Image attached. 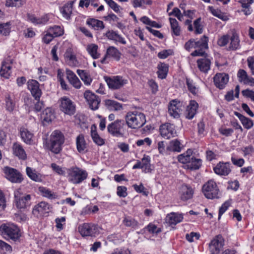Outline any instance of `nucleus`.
I'll use <instances>...</instances> for the list:
<instances>
[{
	"mask_svg": "<svg viewBox=\"0 0 254 254\" xmlns=\"http://www.w3.org/2000/svg\"><path fill=\"white\" fill-rule=\"evenodd\" d=\"M64 136L59 130L53 131L50 138L46 141L48 148L55 154L59 153L62 150V145L64 142Z\"/></svg>",
	"mask_w": 254,
	"mask_h": 254,
	"instance_id": "obj_1",
	"label": "nucleus"
},
{
	"mask_svg": "<svg viewBox=\"0 0 254 254\" xmlns=\"http://www.w3.org/2000/svg\"><path fill=\"white\" fill-rule=\"evenodd\" d=\"M192 154V151L188 149L186 152L178 156V161L183 164H186L189 169L197 170L201 165V160L195 158Z\"/></svg>",
	"mask_w": 254,
	"mask_h": 254,
	"instance_id": "obj_2",
	"label": "nucleus"
},
{
	"mask_svg": "<svg viewBox=\"0 0 254 254\" xmlns=\"http://www.w3.org/2000/svg\"><path fill=\"white\" fill-rule=\"evenodd\" d=\"M126 122L128 127L136 129L141 127L145 124V117L141 113L128 112L126 116Z\"/></svg>",
	"mask_w": 254,
	"mask_h": 254,
	"instance_id": "obj_3",
	"label": "nucleus"
},
{
	"mask_svg": "<svg viewBox=\"0 0 254 254\" xmlns=\"http://www.w3.org/2000/svg\"><path fill=\"white\" fill-rule=\"evenodd\" d=\"M0 231L5 238L10 239L13 241L18 240L20 237L19 228L13 223L2 224L0 226Z\"/></svg>",
	"mask_w": 254,
	"mask_h": 254,
	"instance_id": "obj_4",
	"label": "nucleus"
},
{
	"mask_svg": "<svg viewBox=\"0 0 254 254\" xmlns=\"http://www.w3.org/2000/svg\"><path fill=\"white\" fill-rule=\"evenodd\" d=\"M78 229L82 237H95L99 234L101 229L96 224L85 223L80 225Z\"/></svg>",
	"mask_w": 254,
	"mask_h": 254,
	"instance_id": "obj_5",
	"label": "nucleus"
},
{
	"mask_svg": "<svg viewBox=\"0 0 254 254\" xmlns=\"http://www.w3.org/2000/svg\"><path fill=\"white\" fill-rule=\"evenodd\" d=\"M104 79L109 88L112 90L119 89L128 83L127 79L119 75L105 76Z\"/></svg>",
	"mask_w": 254,
	"mask_h": 254,
	"instance_id": "obj_6",
	"label": "nucleus"
},
{
	"mask_svg": "<svg viewBox=\"0 0 254 254\" xmlns=\"http://www.w3.org/2000/svg\"><path fill=\"white\" fill-rule=\"evenodd\" d=\"M203 192L208 199L218 198L219 189L216 183L213 181H209L202 187Z\"/></svg>",
	"mask_w": 254,
	"mask_h": 254,
	"instance_id": "obj_7",
	"label": "nucleus"
},
{
	"mask_svg": "<svg viewBox=\"0 0 254 254\" xmlns=\"http://www.w3.org/2000/svg\"><path fill=\"white\" fill-rule=\"evenodd\" d=\"M69 179L73 184H79L86 179L87 173L86 171L75 167L69 170Z\"/></svg>",
	"mask_w": 254,
	"mask_h": 254,
	"instance_id": "obj_8",
	"label": "nucleus"
},
{
	"mask_svg": "<svg viewBox=\"0 0 254 254\" xmlns=\"http://www.w3.org/2000/svg\"><path fill=\"white\" fill-rule=\"evenodd\" d=\"M125 122L123 120H117L108 125L107 129L108 132L114 136L120 137L123 135V128Z\"/></svg>",
	"mask_w": 254,
	"mask_h": 254,
	"instance_id": "obj_9",
	"label": "nucleus"
},
{
	"mask_svg": "<svg viewBox=\"0 0 254 254\" xmlns=\"http://www.w3.org/2000/svg\"><path fill=\"white\" fill-rule=\"evenodd\" d=\"M60 110L65 114L71 116L75 112V105L68 97H63L60 99Z\"/></svg>",
	"mask_w": 254,
	"mask_h": 254,
	"instance_id": "obj_10",
	"label": "nucleus"
},
{
	"mask_svg": "<svg viewBox=\"0 0 254 254\" xmlns=\"http://www.w3.org/2000/svg\"><path fill=\"white\" fill-rule=\"evenodd\" d=\"M15 202L18 208L21 209L25 208L29 204L31 199L30 194L23 195L20 190H16L14 192Z\"/></svg>",
	"mask_w": 254,
	"mask_h": 254,
	"instance_id": "obj_11",
	"label": "nucleus"
},
{
	"mask_svg": "<svg viewBox=\"0 0 254 254\" xmlns=\"http://www.w3.org/2000/svg\"><path fill=\"white\" fill-rule=\"evenodd\" d=\"M159 129L161 136L167 139L174 137L177 134L174 125L170 123H166L161 125Z\"/></svg>",
	"mask_w": 254,
	"mask_h": 254,
	"instance_id": "obj_12",
	"label": "nucleus"
},
{
	"mask_svg": "<svg viewBox=\"0 0 254 254\" xmlns=\"http://www.w3.org/2000/svg\"><path fill=\"white\" fill-rule=\"evenodd\" d=\"M224 246V239L221 235L216 236L209 244V249L212 254H218Z\"/></svg>",
	"mask_w": 254,
	"mask_h": 254,
	"instance_id": "obj_13",
	"label": "nucleus"
},
{
	"mask_svg": "<svg viewBox=\"0 0 254 254\" xmlns=\"http://www.w3.org/2000/svg\"><path fill=\"white\" fill-rule=\"evenodd\" d=\"M84 97L92 110H95L98 109L100 103V99L98 96L90 91H86Z\"/></svg>",
	"mask_w": 254,
	"mask_h": 254,
	"instance_id": "obj_14",
	"label": "nucleus"
},
{
	"mask_svg": "<svg viewBox=\"0 0 254 254\" xmlns=\"http://www.w3.org/2000/svg\"><path fill=\"white\" fill-rule=\"evenodd\" d=\"M6 178L12 183H20L22 180V176L16 170L8 167L4 168Z\"/></svg>",
	"mask_w": 254,
	"mask_h": 254,
	"instance_id": "obj_15",
	"label": "nucleus"
},
{
	"mask_svg": "<svg viewBox=\"0 0 254 254\" xmlns=\"http://www.w3.org/2000/svg\"><path fill=\"white\" fill-rule=\"evenodd\" d=\"M27 87L35 100L40 99L42 95V91L39 88V84L37 81L34 79L28 80Z\"/></svg>",
	"mask_w": 254,
	"mask_h": 254,
	"instance_id": "obj_16",
	"label": "nucleus"
},
{
	"mask_svg": "<svg viewBox=\"0 0 254 254\" xmlns=\"http://www.w3.org/2000/svg\"><path fill=\"white\" fill-rule=\"evenodd\" d=\"M229 81V75L224 73H217L213 77V81L216 87L224 89Z\"/></svg>",
	"mask_w": 254,
	"mask_h": 254,
	"instance_id": "obj_17",
	"label": "nucleus"
},
{
	"mask_svg": "<svg viewBox=\"0 0 254 254\" xmlns=\"http://www.w3.org/2000/svg\"><path fill=\"white\" fill-rule=\"evenodd\" d=\"M182 111V105L180 102H177L176 100H172L170 102L168 107V112L171 116L174 118H179Z\"/></svg>",
	"mask_w": 254,
	"mask_h": 254,
	"instance_id": "obj_18",
	"label": "nucleus"
},
{
	"mask_svg": "<svg viewBox=\"0 0 254 254\" xmlns=\"http://www.w3.org/2000/svg\"><path fill=\"white\" fill-rule=\"evenodd\" d=\"M179 194L181 199L186 201L192 197L193 190L190 186L184 184L180 188Z\"/></svg>",
	"mask_w": 254,
	"mask_h": 254,
	"instance_id": "obj_19",
	"label": "nucleus"
},
{
	"mask_svg": "<svg viewBox=\"0 0 254 254\" xmlns=\"http://www.w3.org/2000/svg\"><path fill=\"white\" fill-rule=\"evenodd\" d=\"M19 132L22 140L27 144H34V134L25 127H21L19 129Z\"/></svg>",
	"mask_w": 254,
	"mask_h": 254,
	"instance_id": "obj_20",
	"label": "nucleus"
},
{
	"mask_svg": "<svg viewBox=\"0 0 254 254\" xmlns=\"http://www.w3.org/2000/svg\"><path fill=\"white\" fill-rule=\"evenodd\" d=\"M214 172L219 175L227 176L231 172L229 163H218L213 169Z\"/></svg>",
	"mask_w": 254,
	"mask_h": 254,
	"instance_id": "obj_21",
	"label": "nucleus"
},
{
	"mask_svg": "<svg viewBox=\"0 0 254 254\" xmlns=\"http://www.w3.org/2000/svg\"><path fill=\"white\" fill-rule=\"evenodd\" d=\"M52 209L51 205L45 201H42L35 206L33 212L34 214L38 212L40 215H44L45 213H48Z\"/></svg>",
	"mask_w": 254,
	"mask_h": 254,
	"instance_id": "obj_22",
	"label": "nucleus"
},
{
	"mask_svg": "<svg viewBox=\"0 0 254 254\" xmlns=\"http://www.w3.org/2000/svg\"><path fill=\"white\" fill-rule=\"evenodd\" d=\"M198 108V104L194 100H191L187 106L185 116L188 119H192L196 114Z\"/></svg>",
	"mask_w": 254,
	"mask_h": 254,
	"instance_id": "obj_23",
	"label": "nucleus"
},
{
	"mask_svg": "<svg viewBox=\"0 0 254 254\" xmlns=\"http://www.w3.org/2000/svg\"><path fill=\"white\" fill-rule=\"evenodd\" d=\"M76 146L79 153L84 154L87 152V145L83 134H80L76 137Z\"/></svg>",
	"mask_w": 254,
	"mask_h": 254,
	"instance_id": "obj_24",
	"label": "nucleus"
},
{
	"mask_svg": "<svg viewBox=\"0 0 254 254\" xmlns=\"http://www.w3.org/2000/svg\"><path fill=\"white\" fill-rule=\"evenodd\" d=\"M13 153L19 159L25 160L26 159L27 155L22 146L18 142H14L12 147Z\"/></svg>",
	"mask_w": 254,
	"mask_h": 254,
	"instance_id": "obj_25",
	"label": "nucleus"
},
{
	"mask_svg": "<svg viewBox=\"0 0 254 254\" xmlns=\"http://www.w3.org/2000/svg\"><path fill=\"white\" fill-rule=\"evenodd\" d=\"M183 216L181 214L172 212L167 215L166 222L170 225H175L181 222L183 220Z\"/></svg>",
	"mask_w": 254,
	"mask_h": 254,
	"instance_id": "obj_26",
	"label": "nucleus"
},
{
	"mask_svg": "<svg viewBox=\"0 0 254 254\" xmlns=\"http://www.w3.org/2000/svg\"><path fill=\"white\" fill-rule=\"evenodd\" d=\"M121 55L120 52L114 46H110L107 49L106 55L101 61V62L103 63L106 58L110 57H112L118 61L120 59Z\"/></svg>",
	"mask_w": 254,
	"mask_h": 254,
	"instance_id": "obj_27",
	"label": "nucleus"
},
{
	"mask_svg": "<svg viewBox=\"0 0 254 254\" xmlns=\"http://www.w3.org/2000/svg\"><path fill=\"white\" fill-rule=\"evenodd\" d=\"M108 39L113 40L115 42H119L122 44H126V41L124 38L117 32L113 30H108L105 34Z\"/></svg>",
	"mask_w": 254,
	"mask_h": 254,
	"instance_id": "obj_28",
	"label": "nucleus"
},
{
	"mask_svg": "<svg viewBox=\"0 0 254 254\" xmlns=\"http://www.w3.org/2000/svg\"><path fill=\"white\" fill-rule=\"evenodd\" d=\"M91 136L94 142L98 145L101 146L104 144V139L101 138L98 134L95 125H93L91 127Z\"/></svg>",
	"mask_w": 254,
	"mask_h": 254,
	"instance_id": "obj_29",
	"label": "nucleus"
},
{
	"mask_svg": "<svg viewBox=\"0 0 254 254\" xmlns=\"http://www.w3.org/2000/svg\"><path fill=\"white\" fill-rule=\"evenodd\" d=\"M66 78L69 82L76 88H79L81 82L76 75L70 70H67Z\"/></svg>",
	"mask_w": 254,
	"mask_h": 254,
	"instance_id": "obj_30",
	"label": "nucleus"
},
{
	"mask_svg": "<svg viewBox=\"0 0 254 254\" xmlns=\"http://www.w3.org/2000/svg\"><path fill=\"white\" fill-rule=\"evenodd\" d=\"M234 115L239 119L245 128L250 129L253 127L254 123L251 119L245 117L237 112H234Z\"/></svg>",
	"mask_w": 254,
	"mask_h": 254,
	"instance_id": "obj_31",
	"label": "nucleus"
},
{
	"mask_svg": "<svg viewBox=\"0 0 254 254\" xmlns=\"http://www.w3.org/2000/svg\"><path fill=\"white\" fill-rule=\"evenodd\" d=\"M105 104L106 107L110 111H120L123 109L122 105L118 102L112 100H106Z\"/></svg>",
	"mask_w": 254,
	"mask_h": 254,
	"instance_id": "obj_32",
	"label": "nucleus"
},
{
	"mask_svg": "<svg viewBox=\"0 0 254 254\" xmlns=\"http://www.w3.org/2000/svg\"><path fill=\"white\" fill-rule=\"evenodd\" d=\"M230 44L229 47L230 50H236L240 48V40L238 35L234 32L230 37Z\"/></svg>",
	"mask_w": 254,
	"mask_h": 254,
	"instance_id": "obj_33",
	"label": "nucleus"
},
{
	"mask_svg": "<svg viewBox=\"0 0 254 254\" xmlns=\"http://www.w3.org/2000/svg\"><path fill=\"white\" fill-rule=\"evenodd\" d=\"M27 176L32 180L35 182L42 181V176L38 173L35 169L27 167L26 169Z\"/></svg>",
	"mask_w": 254,
	"mask_h": 254,
	"instance_id": "obj_34",
	"label": "nucleus"
},
{
	"mask_svg": "<svg viewBox=\"0 0 254 254\" xmlns=\"http://www.w3.org/2000/svg\"><path fill=\"white\" fill-rule=\"evenodd\" d=\"M86 24L95 30L103 29L104 28L103 22L94 18L89 19L86 21Z\"/></svg>",
	"mask_w": 254,
	"mask_h": 254,
	"instance_id": "obj_35",
	"label": "nucleus"
},
{
	"mask_svg": "<svg viewBox=\"0 0 254 254\" xmlns=\"http://www.w3.org/2000/svg\"><path fill=\"white\" fill-rule=\"evenodd\" d=\"M169 19L172 33L176 36H180L181 30V28L179 25L178 22L175 18L170 17Z\"/></svg>",
	"mask_w": 254,
	"mask_h": 254,
	"instance_id": "obj_36",
	"label": "nucleus"
},
{
	"mask_svg": "<svg viewBox=\"0 0 254 254\" xmlns=\"http://www.w3.org/2000/svg\"><path fill=\"white\" fill-rule=\"evenodd\" d=\"M74 1H70L65 4L61 9V12L63 16L67 19L70 18L72 10V6Z\"/></svg>",
	"mask_w": 254,
	"mask_h": 254,
	"instance_id": "obj_37",
	"label": "nucleus"
},
{
	"mask_svg": "<svg viewBox=\"0 0 254 254\" xmlns=\"http://www.w3.org/2000/svg\"><path fill=\"white\" fill-rule=\"evenodd\" d=\"M181 145V142L178 139H174L170 142L169 145L167 147V150L179 152L182 149Z\"/></svg>",
	"mask_w": 254,
	"mask_h": 254,
	"instance_id": "obj_38",
	"label": "nucleus"
},
{
	"mask_svg": "<svg viewBox=\"0 0 254 254\" xmlns=\"http://www.w3.org/2000/svg\"><path fill=\"white\" fill-rule=\"evenodd\" d=\"M208 9L214 16L219 19L223 21H227L229 19L228 16L224 13L221 12L220 10L214 9L211 6H208Z\"/></svg>",
	"mask_w": 254,
	"mask_h": 254,
	"instance_id": "obj_39",
	"label": "nucleus"
},
{
	"mask_svg": "<svg viewBox=\"0 0 254 254\" xmlns=\"http://www.w3.org/2000/svg\"><path fill=\"white\" fill-rule=\"evenodd\" d=\"M41 118L44 121L49 123L54 118V115L51 108L46 109L41 114Z\"/></svg>",
	"mask_w": 254,
	"mask_h": 254,
	"instance_id": "obj_40",
	"label": "nucleus"
},
{
	"mask_svg": "<svg viewBox=\"0 0 254 254\" xmlns=\"http://www.w3.org/2000/svg\"><path fill=\"white\" fill-rule=\"evenodd\" d=\"M158 70L157 72L158 78L165 79L168 72V66L167 64H158Z\"/></svg>",
	"mask_w": 254,
	"mask_h": 254,
	"instance_id": "obj_41",
	"label": "nucleus"
},
{
	"mask_svg": "<svg viewBox=\"0 0 254 254\" xmlns=\"http://www.w3.org/2000/svg\"><path fill=\"white\" fill-rule=\"evenodd\" d=\"M11 24L10 22L0 23V35L7 36L10 32Z\"/></svg>",
	"mask_w": 254,
	"mask_h": 254,
	"instance_id": "obj_42",
	"label": "nucleus"
},
{
	"mask_svg": "<svg viewBox=\"0 0 254 254\" xmlns=\"http://www.w3.org/2000/svg\"><path fill=\"white\" fill-rule=\"evenodd\" d=\"M208 37L205 35L203 36L198 41H195V48H200L201 50L208 48Z\"/></svg>",
	"mask_w": 254,
	"mask_h": 254,
	"instance_id": "obj_43",
	"label": "nucleus"
},
{
	"mask_svg": "<svg viewBox=\"0 0 254 254\" xmlns=\"http://www.w3.org/2000/svg\"><path fill=\"white\" fill-rule=\"evenodd\" d=\"M123 223L126 226L132 228H135L138 225L137 221L129 216L125 217L123 221Z\"/></svg>",
	"mask_w": 254,
	"mask_h": 254,
	"instance_id": "obj_44",
	"label": "nucleus"
},
{
	"mask_svg": "<svg viewBox=\"0 0 254 254\" xmlns=\"http://www.w3.org/2000/svg\"><path fill=\"white\" fill-rule=\"evenodd\" d=\"M11 66L9 64H1L0 75L5 78H8L11 73Z\"/></svg>",
	"mask_w": 254,
	"mask_h": 254,
	"instance_id": "obj_45",
	"label": "nucleus"
},
{
	"mask_svg": "<svg viewBox=\"0 0 254 254\" xmlns=\"http://www.w3.org/2000/svg\"><path fill=\"white\" fill-rule=\"evenodd\" d=\"M77 72L85 84H90L92 81V79L86 72L83 70L78 69L77 70Z\"/></svg>",
	"mask_w": 254,
	"mask_h": 254,
	"instance_id": "obj_46",
	"label": "nucleus"
},
{
	"mask_svg": "<svg viewBox=\"0 0 254 254\" xmlns=\"http://www.w3.org/2000/svg\"><path fill=\"white\" fill-rule=\"evenodd\" d=\"M140 162L142 165V169L144 170V171L145 173L150 172V157L148 156L144 155V157Z\"/></svg>",
	"mask_w": 254,
	"mask_h": 254,
	"instance_id": "obj_47",
	"label": "nucleus"
},
{
	"mask_svg": "<svg viewBox=\"0 0 254 254\" xmlns=\"http://www.w3.org/2000/svg\"><path fill=\"white\" fill-rule=\"evenodd\" d=\"M49 32L51 33L55 37L62 36L64 34V30L60 26L55 25L49 28Z\"/></svg>",
	"mask_w": 254,
	"mask_h": 254,
	"instance_id": "obj_48",
	"label": "nucleus"
},
{
	"mask_svg": "<svg viewBox=\"0 0 254 254\" xmlns=\"http://www.w3.org/2000/svg\"><path fill=\"white\" fill-rule=\"evenodd\" d=\"M39 190L43 196L49 198H55L56 197V194L46 188L40 187L39 188Z\"/></svg>",
	"mask_w": 254,
	"mask_h": 254,
	"instance_id": "obj_49",
	"label": "nucleus"
},
{
	"mask_svg": "<svg viewBox=\"0 0 254 254\" xmlns=\"http://www.w3.org/2000/svg\"><path fill=\"white\" fill-rule=\"evenodd\" d=\"M25 2L26 0H7L5 2V5L8 7H20L23 5Z\"/></svg>",
	"mask_w": 254,
	"mask_h": 254,
	"instance_id": "obj_50",
	"label": "nucleus"
},
{
	"mask_svg": "<svg viewBox=\"0 0 254 254\" xmlns=\"http://www.w3.org/2000/svg\"><path fill=\"white\" fill-rule=\"evenodd\" d=\"M186 84L188 90L193 94H196L197 92V89L195 86V84L192 79L186 78Z\"/></svg>",
	"mask_w": 254,
	"mask_h": 254,
	"instance_id": "obj_51",
	"label": "nucleus"
},
{
	"mask_svg": "<svg viewBox=\"0 0 254 254\" xmlns=\"http://www.w3.org/2000/svg\"><path fill=\"white\" fill-rule=\"evenodd\" d=\"M5 104L6 109L9 111H12L15 107V103L13 102L12 97L7 95L5 97Z\"/></svg>",
	"mask_w": 254,
	"mask_h": 254,
	"instance_id": "obj_52",
	"label": "nucleus"
},
{
	"mask_svg": "<svg viewBox=\"0 0 254 254\" xmlns=\"http://www.w3.org/2000/svg\"><path fill=\"white\" fill-rule=\"evenodd\" d=\"M97 49L98 46L95 44H91L87 48L88 53L93 59H97L99 57V55L97 53Z\"/></svg>",
	"mask_w": 254,
	"mask_h": 254,
	"instance_id": "obj_53",
	"label": "nucleus"
},
{
	"mask_svg": "<svg viewBox=\"0 0 254 254\" xmlns=\"http://www.w3.org/2000/svg\"><path fill=\"white\" fill-rule=\"evenodd\" d=\"M201 18H198L194 21V33L195 34H201L203 32V28L200 24Z\"/></svg>",
	"mask_w": 254,
	"mask_h": 254,
	"instance_id": "obj_54",
	"label": "nucleus"
},
{
	"mask_svg": "<svg viewBox=\"0 0 254 254\" xmlns=\"http://www.w3.org/2000/svg\"><path fill=\"white\" fill-rule=\"evenodd\" d=\"M11 251L10 245L0 240V254H5L7 252Z\"/></svg>",
	"mask_w": 254,
	"mask_h": 254,
	"instance_id": "obj_55",
	"label": "nucleus"
},
{
	"mask_svg": "<svg viewBox=\"0 0 254 254\" xmlns=\"http://www.w3.org/2000/svg\"><path fill=\"white\" fill-rule=\"evenodd\" d=\"M117 193L120 197H125L127 195V188L124 186L118 187Z\"/></svg>",
	"mask_w": 254,
	"mask_h": 254,
	"instance_id": "obj_56",
	"label": "nucleus"
},
{
	"mask_svg": "<svg viewBox=\"0 0 254 254\" xmlns=\"http://www.w3.org/2000/svg\"><path fill=\"white\" fill-rule=\"evenodd\" d=\"M229 36L225 35H223L218 40L217 43L220 46H225L229 42Z\"/></svg>",
	"mask_w": 254,
	"mask_h": 254,
	"instance_id": "obj_57",
	"label": "nucleus"
},
{
	"mask_svg": "<svg viewBox=\"0 0 254 254\" xmlns=\"http://www.w3.org/2000/svg\"><path fill=\"white\" fill-rule=\"evenodd\" d=\"M173 51L171 49L164 50L158 53V57L160 59H166L169 56L173 54Z\"/></svg>",
	"mask_w": 254,
	"mask_h": 254,
	"instance_id": "obj_58",
	"label": "nucleus"
},
{
	"mask_svg": "<svg viewBox=\"0 0 254 254\" xmlns=\"http://www.w3.org/2000/svg\"><path fill=\"white\" fill-rule=\"evenodd\" d=\"M133 187L135 190L139 193H142L144 195L147 196L148 195V192L145 191V188L142 184L139 185L136 184L133 185Z\"/></svg>",
	"mask_w": 254,
	"mask_h": 254,
	"instance_id": "obj_59",
	"label": "nucleus"
},
{
	"mask_svg": "<svg viewBox=\"0 0 254 254\" xmlns=\"http://www.w3.org/2000/svg\"><path fill=\"white\" fill-rule=\"evenodd\" d=\"M199 237V234L195 232H191L190 234H187L186 235V239L190 242H192L194 241L193 238H195L196 240H198Z\"/></svg>",
	"mask_w": 254,
	"mask_h": 254,
	"instance_id": "obj_60",
	"label": "nucleus"
},
{
	"mask_svg": "<svg viewBox=\"0 0 254 254\" xmlns=\"http://www.w3.org/2000/svg\"><path fill=\"white\" fill-rule=\"evenodd\" d=\"M243 95L247 98H250L254 102V91L249 89L244 90L242 91Z\"/></svg>",
	"mask_w": 254,
	"mask_h": 254,
	"instance_id": "obj_61",
	"label": "nucleus"
},
{
	"mask_svg": "<svg viewBox=\"0 0 254 254\" xmlns=\"http://www.w3.org/2000/svg\"><path fill=\"white\" fill-rule=\"evenodd\" d=\"M148 231L153 234H158L161 232V229L157 228V226L153 224H149L147 227Z\"/></svg>",
	"mask_w": 254,
	"mask_h": 254,
	"instance_id": "obj_62",
	"label": "nucleus"
},
{
	"mask_svg": "<svg viewBox=\"0 0 254 254\" xmlns=\"http://www.w3.org/2000/svg\"><path fill=\"white\" fill-rule=\"evenodd\" d=\"M230 204L228 201H226L224 203L219 210L218 219H220L222 215L227 210Z\"/></svg>",
	"mask_w": 254,
	"mask_h": 254,
	"instance_id": "obj_63",
	"label": "nucleus"
},
{
	"mask_svg": "<svg viewBox=\"0 0 254 254\" xmlns=\"http://www.w3.org/2000/svg\"><path fill=\"white\" fill-rule=\"evenodd\" d=\"M148 84L150 87L152 92L155 93L158 91V86L156 82L153 79L149 80Z\"/></svg>",
	"mask_w": 254,
	"mask_h": 254,
	"instance_id": "obj_64",
	"label": "nucleus"
}]
</instances>
